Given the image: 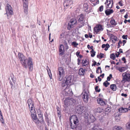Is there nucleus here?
<instances>
[{"label":"nucleus","mask_w":130,"mask_h":130,"mask_svg":"<svg viewBox=\"0 0 130 130\" xmlns=\"http://www.w3.org/2000/svg\"><path fill=\"white\" fill-rule=\"evenodd\" d=\"M110 58H111L113 60H114L116 58V56L114 55V54L113 53L111 54L110 55Z\"/></svg>","instance_id":"nucleus-39"},{"label":"nucleus","mask_w":130,"mask_h":130,"mask_svg":"<svg viewBox=\"0 0 130 130\" xmlns=\"http://www.w3.org/2000/svg\"><path fill=\"white\" fill-rule=\"evenodd\" d=\"M119 111L120 113H124L127 112L129 110L128 108H123L121 107L119 109Z\"/></svg>","instance_id":"nucleus-17"},{"label":"nucleus","mask_w":130,"mask_h":130,"mask_svg":"<svg viewBox=\"0 0 130 130\" xmlns=\"http://www.w3.org/2000/svg\"><path fill=\"white\" fill-rule=\"evenodd\" d=\"M18 56L21 63L24 67L26 68H27L28 67L29 70L30 71H32L33 69L32 60L31 58H28L27 62V58H26L21 53H18Z\"/></svg>","instance_id":"nucleus-1"},{"label":"nucleus","mask_w":130,"mask_h":130,"mask_svg":"<svg viewBox=\"0 0 130 130\" xmlns=\"http://www.w3.org/2000/svg\"><path fill=\"white\" fill-rule=\"evenodd\" d=\"M93 63L92 64V66H95L96 64V62H95V61H93Z\"/></svg>","instance_id":"nucleus-53"},{"label":"nucleus","mask_w":130,"mask_h":130,"mask_svg":"<svg viewBox=\"0 0 130 130\" xmlns=\"http://www.w3.org/2000/svg\"><path fill=\"white\" fill-rule=\"evenodd\" d=\"M64 79L69 83L70 85L71 84L74 79V77L72 75H70L68 76H66Z\"/></svg>","instance_id":"nucleus-14"},{"label":"nucleus","mask_w":130,"mask_h":130,"mask_svg":"<svg viewBox=\"0 0 130 130\" xmlns=\"http://www.w3.org/2000/svg\"><path fill=\"white\" fill-rule=\"evenodd\" d=\"M28 106L30 112L33 113L35 112V108L34 107L33 102L31 99H29L27 101Z\"/></svg>","instance_id":"nucleus-9"},{"label":"nucleus","mask_w":130,"mask_h":130,"mask_svg":"<svg viewBox=\"0 0 130 130\" xmlns=\"http://www.w3.org/2000/svg\"><path fill=\"white\" fill-rule=\"evenodd\" d=\"M87 47L89 49H90V50L93 49V46H92L91 47L89 45H87Z\"/></svg>","instance_id":"nucleus-50"},{"label":"nucleus","mask_w":130,"mask_h":130,"mask_svg":"<svg viewBox=\"0 0 130 130\" xmlns=\"http://www.w3.org/2000/svg\"><path fill=\"white\" fill-rule=\"evenodd\" d=\"M128 17V14L127 13L124 16V18L125 19H127Z\"/></svg>","instance_id":"nucleus-57"},{"label":"nucleus","mask_w":130,"mask_h":130,"mask_svg":"<svg viewBox=\"0 0 130 130\" xmlns=\"http://www.w3.org/2000/svg\"><path fill=\"white\" fill-rule=\"evenodd\" d=\"M99 104L101 106H103L106 105L105 102L104 101L103 99H102L99 98Z\"/></svg>","instance_id":"nucleus-22"},{"label":"nucleus","mask_w":130,"mask_h":130,"mask_svg":"<svg viewBox=\"0 0 130 130\" xmlns=\"http://www.w3.org/2000/svg\"><path fill=\"white\" fill-rule=\"evenodd\" d=\"M83 94L82 98L84 102L87 103L88 101L89 98V92L88 89H86L84 90L83 93Z\"/></svg>","instance_id":"nucleus-6"},{"label":"nucleus","mask_w":130,"mask_h":130,"mask_svg":"<svg viewBox=\"0 0 130 130\" xmlns=\"http://www.w3.org/2000/svg\"><path fill=\"white\" fill-rule=\"evenodd\" d=\"M0 120L1 122L2 123H3L4 120L3 119V116L1 113H0Z\"/></svg>","instance_id":"nucleus-42"},{"label":"nucleus","mask_w":130,"mask_h":130,"mask_svg":"<svg viewBox=\"0 0 130 130\" xmlns=\"http://www.w3.org/2000/svg\"><path fill=\"white\" fill-rule=\"evenodd\" d=\"M97 127L96 126H94L92 128V129L94 130H98L97 129Z\"/></svg>","instance_id":"nucleus-56"},{"label":"nucleus","mask_w":130,"mask_h":130,"mask_svg":"<svg viewBox=\"0 0 130 130\" xmlns=\"http://www.w3.org/2000/svg\"><path fill=\"white\" fill-rule=\"evenodd\" d=\"M122 60L124 61V63H125L126 62V59L125 57H124L122 58Z\"/></svg>","instance_id":"nucleus-51"},{"label":"nucleus","mask_w":130,"mask_h":130,"mask_svg":"<svg viewBox=\"0 0 130 130\" xmlns=\"http://www.w3.org/2000/svg\"><path fill=\"white\" fill-rule=\"evenodd\" d=\"M110 45L108 43H107L106 44H103L102 45V48H105L104 50L106 51L110 47Z\"/></svg>","instance_id":"nucleus-19"},{"label":"nucleus","mask_w":130,"mask_h":130,"mask_svg":"<svg viewBox=\"0 0 130 130\" xmlns=\"http://www.w3.org/2000/svg\"><path fill=\"white\" fill-rule=\"evenodd\" d=\"M6 9L8 18L9 19L10 17L9 15H12L13 14L12 7L9 4H7Z\"/></svg>","instance_id":"nucleus-7"},{"label":"nucleus","mask_w":130,"mask_h":130,"mask_svg":"<svg viewBox=\"0 0 130 130\" xmlns=\"http://www.w3.org/2000/svg\"><path fill=\"white\" fill-rule=\"evenodd\" d=\"M72 45H73L74 47H76L78 45V43H77L76 42H72L71 43Z\"/></svg>","instance_id":"nucleus-40"},{"label":"nucleus","mask_w":130,"mask_h":130,"mask_svg":"<svg viewBox=\"0 0 130 130\" xmlns=\"http://www.w3.org/2000/svg\"><path fill=\"white\" fill-rule=\"evenodd\" d=\"M120 53L119 52H118L117 53H116V57H118L119 56V55H120Z\"/></svg>","instance_id":"nucleus-58"},{"label":"nucleus","mask_w":130,"mask_h":130,"mask_svg":"<svg viewBox=\"0 0 130 130\" xmlns=\"http://www.w3.org/2000/svg\"><path fill=\"white\" fill-rule=\"evenodd\" d=\"M110 84V83L108 82L107 80H106L103 83V85L105 87H107Z\"/></svg>","instance_id":"nucleus-34"},{"label":"nucleus","mask_w":130,"mask_h":130,"mask_svg":"<svg viewBox=\"0 0 130 130\" xmlns=\"http://www.w3.org/2000/svg\"><path fill=\"white\" fill-rule=\"evenodd\" d=\"M123 42H122L120 40H119L118 42V44H121Z\"/></svg>","instance_id":"nucleus-61"},{"label":"nucleus","mask_w":130,"mask_h":130,"mask_svg":"<svg viewBox=\"0 0 130 130\" xmlns=\"http://www.w3.org/2000/svg\"><path fill=\"white\" fill-rule=\"evenodd\" d=\"M111 108L109 107H107L105 109V112H110L111 111Z\"/></svg>","instance_id":"nucleus-35"},{"label":"nucleus","mask_w":130,"mask_h":130,"mask_svg":"<svg viewBox=\"0 0 130 130\" xmlns=\"http://www.w3.org/2000/svg\"><path fill=\"white\" fill-rule=\"evenodd\" d=\"M107 9L105 11V13L107 15H108L113 13L114 11L112 9Z\"/></svg>","instance_id":"nucleus-18"},{"label":"nucleus","mask_w":130,"mask_h":130,"mask_svg":"<svg viewBox=\"0 0 130 130\" xmlns=\"http://www.w3.org/2000/svg\"><path fill=\"white\" fill-rule=\"evenodd\" d=\"M121 95L122 96H124L125 97H126L127 96V95L126 94H124L123 93H122Z\"/></svg>","instance_id":"nucleus-54"},{"label":"nucleus","mask_w":130,"mask_h":130,"mask_svg":"<svg viewBox=\"0 0 130 130\" xmlns=\"http://www.w3.org/2000/svg\"><path fill=\"white\" fill-rule=\"evenodd\" d=\"M104 76V73H103L102 74V75H100V77H102V78H103Z\"/></svg>","instance_id":"nucleus-63"},{"label":"nucleus","mask_w":130,"mask_h":130,"mask_svg":"<svg viewBox=\"0 0 130 130\" xmlns=\"http://www.w3.org/2000/svg\"><path fill=\"white\" fill-rule=\"evenodd\" d=\"M119 5L121 6H123V1H120L118 3Z\"/></svg>","instance_id":"nucleus-48"},{"label":"nucleus","mask_w":130,"mask_h":130,"mask_svg":"<svg viewBox=\"0 0 130 130\" xmlns=\"http://www.w3.org/2000/svg\"><path fill=\"white\" fill-rule=\"evenodd\" d=\"M110 88L113 91H115L117 88L116 85L115 84L111 85L110 86Z\"/></svg>","instance_id":"nucleus-25"},{"label":"nucleus","mask_w":130,"mask_h":130,"mask_svg":"<svg viewBox=\"0 0 130 130\" xmlns=\"http://www.w3.org/2000/svg\"><path fill=\"white\" fill-rule=\"evenodd\" d=\"M126 67H123L120 68L119 69V71L121 72H123L126 69Z\"/></svg>","instance_id":"nucleus-36"},{"label":"nucleus","mask_w":130,"mask_h":130,"mask_svg":"<svg viewBox=\"0 0 130 130\" xmlns=\"http://www.w3.org/2000/svg\"><path fill=\"white\" fill-rule=\"evenodd\" d=\"M95 89V91L94 92V94L95 95L97 94L98 92V86H96Z\"/></svg>","instance_id":"nucleus-46"},{"label":"nucleus","mask_w":130,"mask_h":130,"mask_svg":"<svg viewBox=\"0 0 130 130\" xmlns=\"http://www.w3.org/2000/svg\"><path fill=\"white\" fill-rule=\"evenodd\" d=\"M94 31L95 33H96V34L98 33V25H96V26L94 28Z\"/></svg>","instance_id":"nucleus-43"},{"label":"nucleus","mask_w":130,"mask_h":130,"mask_svg":"<svg viewBox=\"0 0 130 130\" xmlns=\"http://www.w3.org/2000/svg\"><path fill=\"white\" fill-rule=\"evenodd\" d=\"M126 127L128 130H130V122H128L126 124Z\"/></svg>","instance_id":"nucleus-37"},{"label":"nucleus","mask_w":130,"mask_h":130,"mask_svg":"<svg viewBox=\"0 0 130 130\" xmlns=\"http://www.w3.org/2000/svg\"><path fill=\"white\" fill-rule=\"evenodd\" d=\"M84 73V71L83 69H82L79 70V74L83 75Z\"/></svg>","instance_id":"nucleus-41"},{"label":"nucleus","mask_w":130,"mask_h":130,"mask_svg":"<svg viewBox=\"0 0 130 130\" xmlns=\"http://www.w3.org/2000/svg\"><path fill=\"white\" fill-rule=\"evenodd\" d=\"M110 23L111 25L114 26H115L117 24V23L116 22L115 20L113 18L111 19Z\"/></svg>","instance_id":"nucleus-23"},{"label":"nucleus","mask_w":130,"mask_h":130,"mask_svg":"<svg viewBox=\"0 0 130 130\" xmlns=\"http://www.w3.org/2000/svg\"><path fill=\"white\" fill-rule=\"evenodd\" d=\"M112 75L111 74H110L109 76L107 77V80L108 81H110L111 78H112Z\"/></svg>","instance_id":"nucleus-44"},{"label":"nucleus","mask_w":130,"mask_h":130,"mask_svg":"<svg viewBox=\"0 0 130 130\" xmlns=\"http://www.w3.org/2000/svg\"><path fill=\"white\" fill-rule=\"evenodd\" d=\"M76 112L80 114L82 113L84 114L85 112V108L83 106L82 107L81 105H78L76 108Z\"/></svg>","instance_id":"nucleus-11"},{"label":"nucleus","mask_w":130,"mask_h":130,"mask_svg":"<svg viewBox=\"0 0 130 130\" xmlns=\"http://www.w3.org/2000/svg\"><path fill=\"white\" fill-rule=\"evenodd\" d=\"M82 62L83 63L82 66H86L88 63V61L86 60L84 61L83 60H82Z\"/></svg>","instance_id":"nucleus-30"},{"label":"nucleus","mask_w":130,"mask_h":130,"mask_svg":"<svg viewBox=\"0 0 130 130\" xmlns=\"http://www.w3.org/2000/svg\"><path fill=\"white\" fill-rule=\"evenodd\" d=\"M126 41L125 40H124L123 41V46H124L126 42Z\"/></svg>","instance_id":"nucleus-55"},{"label":"nucleus","mask_w":130,"mask_h":130,"mask_svg":"<svg viewBox=\"0 0 130 130\" xmlns=\"http://www.w3.org/2000/svg\"><path fill=\"white\" fill-rule=\"evenodd\" d=\"M70 125L72 129H74L75 128H76L77 126L76 125L77 124L78 120L77 117L75 115H73L71 116L70 118Z\"/></svg>","instance_id":"nucleus-2"},{"label":"nucleus","mask_w":130,"mask_h":130,"mask_svg":"<svg viewBox=\"0 0 130 130\" xmlns=\"http://www.w3.org/2000/svg\"><path fill=\"white\" fill-rule=\"evenodd\" d=\"M76 100L72 98L68 97L66 98L64 101V105L66 107H68L70 105H75L76 104Z\"/></svg>","instance_id":"nucleus-3"},{"label":"nucleus","mask_w":130,"mask_h":130,"mask_svg":"<svg viewBox=\"0 0 130 130\" xmlns=\"http://www.w3.org/2000/svg\"><path fill=\"white\" fill-rule=\"evenodd\" d=\"M121 53H123V52L122 51V50L121 48L119 50V52Z\"/></svg>","instance_id":"nucleus-62"},{"label":"nucleus","mask_w":130,"mask_h":130,"mask_svg":"<svg viewBox=\"0 0 130 130\" xmlns=\"http://www.w3.org/2000/svg\"><path fill=\"white\" fill-rule=\"evenodd\" d=\"M56 109L57 110L58 116L59 118V119H60L61 116L60 114V109L59 107L58 106L57 107Z\"/></svg>","instance_id":"nucleus-26"},{"label":"nucleus","mask_w":130,"mask_h":130,"mask_svg":"<svg viewBox=\"0 0 130 130\" xmlns=\"http://www.w3.org/2000/svg\"><path fill=\"white\" fill-rule=\"evenodd\" d=\"M11 79H12V82H13V83H14V79H15L14 78V77H11Z\"/></svg>","instance_id":"nucleus-60"},{"label":"nucleus","mask_w":130,"mask_h":130,"mask_svg":"<svg viewBox=\"0 0 130 130\" xmlns=\"http://www.w3.org/2000/svg\"><path fill=\"white\" fill-rule=\"evenodd\" d=\"M78 19L79 22H83L84 20V16L83 14L79 15L78 16Z\"/></svg>","instance_id":"nucleus-20"},{"label":"nucleus","mask_w":130,"mask_h":130,"mask_svg":"<svg viewBox=\"0 0 130 130\" xmlns=\"http://www.w3.org/2000/svg\"><path fill=\"white\" fill-rule=\"evenodd\" d=\"M105 55L101 53L100 54L98 55V58L100 59H101L102 58H105Z\"/></svg>","instance_id":"nucleus-31"},{"label":"nucleus","mask_w":130,"mask_h":130,"mask_svg":"<svg viewBox=\"0 0 130 130\" xmlns=\"http://www.w3.org/2000/svg\"><path fill=\"white\" fill-rule=\"evenodd\" d=\"M127 35H123L122 36V38L123 39L127 40Z\"/></svg>","instance_id":"nucleus-47"},{"label":"nucleus","mask_w":130,"mask_h":130,"mask_svg":"<svg viewBox=\"0 0 130 130\" xmlns=\"http://www.w3.org/2000/svg\"><path fill=\"white\" fill-rule=\"evenodd\" d=\"M105 5L106 9H111L113 6V0H106L104 3Z\"/></svg>","instance_id":"nucleus-10"},{"label":"nucleus","mask_w":130,"mask_h":130,"mask_svg":"<svg viewBox=\"0 0 130 130\" xmlns=\"http://www.w3.org/2000/svg\"><path fill=\"white\" fill-rule=\"evenodd\" d=\"M122 82L125 83L130 82V73L127 72H124L122 74Z\"/></svg>","instance_id":"nucleus-5"},{"label":"nucleus","mask_w":130,"mask_h":130,"mask_svg":"<svg viewBox=\"0 0 130 130\" xmlns=\"http://www.w3.org/2000/svg\"><path fill=\"white\" fill-rule=\"evenodd\" d=\"M125 9H121L120 10V12H122L123 11H125Z\"/></svg>","instance_id":"nucleus-64"},{"label":"nucleus","mask_w":130,"mask_h":130,"mask_svg":"<svg viewBox=\"0 0 130 130\" xmlns=\"http://www.w3.org/2000/svg\"><path fill=\"white\" fill-rule=\"evenodd\" d=\"M91 56L92 57H93L95 55V52L94 51V50L92 49L91 51Z\"/></svg>","instance_id":"nucleus-38"},{"label":"nucleus","mask_w":130,"mask_h":130,"mask_svg":"<svg viewBox=\"0 0 130 130\" xmlns=\"http://www.w3.org/2000/svg\"><path fill=\"white\" fill-rule=\"evenodd\" d=\"M91 3L94 6L96 5L98 2L97 0H90Z\"/></svg>","instance_id":"nucleus-33"},{"label":"nucleus","mask_w":130,"mask_h":130,"mask_svg":"<svg viewBox=\"0 0 130 130\" xmlns=\"http://www.w3.org/2000/svg\"><path fill=\"white\" fill-rule=\"evenodd\" d=\"M33 121L36 124H38L39 123H42L41 122L42 121L39 120L37 118L35 119L34 120H33Z\"/></svg>","instance_id":"nucleus-29"},{"label":"nucleus","mask_w":130,"mask_h":130,"mask_svg":"<svg viewBox=\"0 0 130 130\" xmlns=\"http://www.w3.org/2000/svg\"><path fill=\"white\" fill-rule=\"evenodd\" d=\"M103 9V6L102 5L100 6L99 8V10L100 12L102 11Z\"/></svg>","instance_id":"nucleus-45"},{"label":"nucleus","mask_w":130,"mask_h":130,"mask_svg":"<svg viewBox=\"0 0 130 130\" xmlns=\"http://www.w3.org/2000/svg\"><path fill=\"white\" fill-rule=\"evenodd\" d=\"M63 95L65 96H70L72 95L73 93L71 89L69 88H66L62 91Z\"/></svg>","instance_id":"nucleus-12"},{"label":"nucleus","mask_w":130,"mask_h":130,"mask_svg":"<svg viewBox=\"0 0 130 130\" xmlns=\"http://www.w3.org/2000/svg\"><path fill=\"white\" fill-rule=\"evenodd\" d=\"M65 74V72L63 68L61 67L58 68L57 72L58 79V80L61 81L63 78Z\"/></svg>","instance_id":"nucleus-4"},{"label":"nucleus","mask_w":130,"mask_h":130,"mask_svg":"<svg viewBox=\"0 0 130 130\" xmlns=\"http://www.w3.org/2000/svg\"><path fill=\"white\" fill-rule=\"evenodd\" d=\"M77 24V21L75 18L71 19L68 25V29L70 30L71 28L73 27L74 25H76Z\"/></svg>","instance_id":"nucleus-8"},{"label":"nucleus","mask_w":130,"mask_h":130,"mask_svg":"<svg viewBox=\"0 0 130 130\" xmlns=\"http://www.w3.org/2000/svg\"><path fill=\"white\" fill-rule=\"evenodd\" d=\"M64 34L63 33H62L60 35V39H62L64 38Z\"/></svg>","instance_id":"nucleus-49"},{"label":"nucleus","mask_w":130,"mask_h":130,"mask_svg":"<svg viewBox=\"0 0 130 130\" xmlns=\"http://www.w3.org/2000/svg\"><path fill=\"white\" fill-rule=\"evenodd\" d=\"M23 7L24 13L27 14L28 13V0H22Z\"/></svg>","instance_id":"nucleus-13"},{"label":"nucleus","mask_w":130,"mask_h":130,"mask_svg":"<svg viewBox=\"0 0 130 130\" xmlns=\"http://www.w3.org/2000/svg\"><path fill=\"white\" fill-rule=\"evenodd\" d=\"M73 0H66L64 3V6L65 7H69L73 3Z\"/></svg>","instance_id":"nucleus-15"},{"label":"nucleus","mask_w":130,"mask_h":130,"mask_svg":"<svg viewBox=\"0 0 130 130\" xmlns=\"http://www.w3.org/2000/svg\"><path fill=\"white\" fill-rule=\"evenodd\" d=\"M70 85L69 83H68L64 79L63 81H62V86L63 87H65L66 88H67L68 85Z\"/></svg>","instance_id":"nucleus-21"},{"label":"nucleus","mask_w":130,"mask_h":130,"mask_svg":"<svg viewBox=\"0 0 130 130\" xmlns=\"http://www.w3.org/2000/svg\"><path fill=\"white\" fill-rule=\"evenodd\" d=\"M37 23L39 25H41V22L39 20H37Z\"/></svg>","instance_id":"nucleus-59"},{"label":"nucleus","mask_w":130,"mask_h":130,"mask_svg":"<svg viewBox=\"0 0 130 130\" xmlns=\"http://www.w3.org/2000/svg\"><path fill=\"white\" fill-rule=\"evenodd\" d=\"M64 47L63 45L61 44L60 45L59 49V52H60L59 54L62 55L64 54Z\"/></svg>","instance_id":"nucleus-16"},{"label":"nucleus","mask_w":130,"mask_h":130,"mask_svg":"<svg viewBox=\"0 0 130 130\" xmlns=\"http://www.w3.org/2000/svg\"><path fill=\"white\" fill-rule=\"evenodd\" d=\"M38 119L40 121H42L41 122L42 123L43 122V114H42L41 113H39L38 114Z\"/></svg>","instance_id":"nucleus-24"},{"label":"nucleus","mask_w":130,"mask_h":130,"mask_svg":"<svg viewBox=\"0 0 130 130\" xmlns=\"http://www.w3.org/2000/svg\"><path fill=\"white\" fill-rule=\"evenodd\" d=\"M49 70L50 71V73H48V75L50 78L51 79H52V75L51 73L50 70V69H49Z\"/></svg>","instance_id":"nucleus-52"},{"label":"nucleus","mask_w":130,"mask_h":130,"mask_svg":"<svg viewBox=\"0 0 130 130\" xmlns=\"http://www.w3.org/2000/svg\"><path fill=\"white\" fill-rule=\"evenodd\" d=\"M113 130H123V129L120 126H115L113 129Z\"/></svg>","instance_id":"nucleus-28"},{"label":"nucleus","mask_w":130,"mask_h":130,"mask_svg":"<svg viewBox=\"0 0 130 130\" xmlns=\"http://www.w3.org/2000/svg\"><path fill=\"white\" fill-rule=\"evenodd\" d=\"M35 112L33 113L30 112L31 113V117L32 119V120H34V119L37 118V116L35 114Z\"/></svg>","instance_id":"nucleus-27"},{"label":"nucleus","mask_w":130,"mask_h":130,"mask_svg":"<svg viewBox=\"0 0 130 130\" xmlns=\"http://www.w3.org/2000/svg\"><path fill=\"white\" fill-rule=\"evenodd\" d=\"M103 29V26L100 25H98V32L100 31H102Z\"/></svg>","instance_id":"nucleus-32"}]
</instances>
